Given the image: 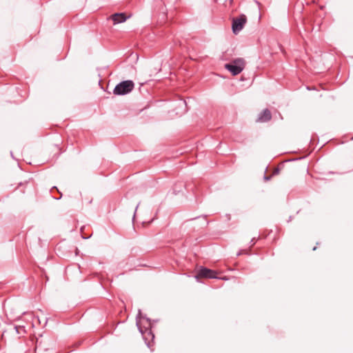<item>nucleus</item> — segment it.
I'll return each mask as SVG.
<instances>
[{
  "instance_id": "f03ea898",
  "label": "nucleus",
  "mask_w": 353,
  "mask_h": 353,
  "mask_svg": "<svg viewBox=\"0 0 353 353\" xmlns=\"http://www.w3.org/2000/svg\"><path fill=\"white\" fill-rule=\"evenodd\" d=\"M134 88V83L132 81H125L118 84L114 90L115 94H125L130 92Z\"/></svg>"
},
{
  "instance_id": "7ed1b4c3",
  "label": "nucleus",
  "mask_w": 353,
  "mask_h": 353,
  "mask_svg": "<svg viewBox=\"0 0 353 353\" xmlns=\"http://www.w3.org/2000/svg\"><path fill=\"white\" fill-rule=\"evenodd\" d=\"M140 331L143 334V339L148 347L150 352L154 350V335L151 330L146 329L144 332L140 328Z\"/></svg>"
},
{
  "instance_id": "1a4fd4ad",
  "label": "nucleus",
  "mask_w": 353,
  "mask_h": 353,
  "mask_svg": "<svg viewBox=\"0 0 353 353\" xmlns=\"http://www.w3.org/2000/svg\"><path fill=\"white\" fill-rule=\"evenodd\" d=\"M279 168H275L273 171V173L272 174L273 175H276V174H279Z\"/></svg>"
},
{
  "instance_id": "f257e3e1",
  "label": "nucleus",
  "mask_w": 353,
  "mask_h": 353,
  "mask_svg": "<svg viewBox=\"0 0 353 353\" xmlns=\"http://www.w3.org/2000/svg\"><path fill=\"white\" fill-rule=\"evenodd\" d=\"M247 23V17L245 14H241L232 19V30L234 34H239L244 28Z\"/></svg>"
},
{
  "instance_id": "0eeeda50",
  "label": "nucleus",
  "mask_w": 353,
  "mask_h": 353,
  "mask_svg": "<svg viewBox=\"0 0 353 353\" xmlns=\"http://www.w3.org/2000/svg\"><path fill=\"white\" fill-rule=\"evenodd\" d=\"M245 64V61L243 59H236L233 61L232 65L225 64V66H243Z\"/></svg>"
},
{
  "instance_id": "39448f33",
  "label": "nucleus",
  "mask_w": 353,
  "mask_h": 353,
  "mask_svg": "<svg viewBox=\"0 0 353 353\" xmlns=\"http://www.w3.org/2000/svg\"><path fill=\"white\" fill-rule=\"evenodd\" d=\"M111 19L114 22V24L123 23L127 20L129 17H127L125 13H115L111 15Z\"/></svg>"
},
{
  "instance_id": "9d476101",
  "label": "nucleus",
  "mask_w": 353,
  "mask_h": 353,
  "mask_svg": "<svg viewBox=\"0 0 353 353\" xmlns=\"http://www.w3.org/2000/svg\"><path fill=\"white\" fill-rule=\"evenodd\" d=\"M270 176H265V181H268L270 179Z\"/></svg>"
},
{
  "instance_id": "423d86ee",
  "label": "nucleus",
  "mask_w": 353,
  "mask_h": 353,
  "mask_svg": "<svg viewBox=\"0 0 353 353\" xmlns=\"http://www.w3.org/2000/svg\"><path fill=\"white\" fill-rule=\"evenodd\" d=\"M272 118L271 113L268 110H264L259 115L256 122H267Z\"/></svg>"
},
{
  "instance_id": "6e6552de",
  "label": "nucleus",
  "mask_w": 353,
  "mask_h": 353,
  "mask_svg": "<svg viewBox=\"0 0 353 353\" xmlns=\"http://www.w3.org/2000/svg\"><path fill=\"white\" fill-rule=\"evenodd\" d=\"M232 76H236L241 72L243 68H225Z\"/></svg>"
},
{
  "instance_id": "20e7f679",
  "label": "nucleus",
  "mask_w": 353,
  "mask_h": 353,
  "mask_svg": "<svg viewBox=\"0 0 353 353\" xmlns=\"http://www.w3.org/2000/svg\"><path fill=\"white\" fill-rule=\"evenodd\" d=\"M196 278H216V272L208 268H201L197 273Z\"/></svg>"
}]
</instances>
